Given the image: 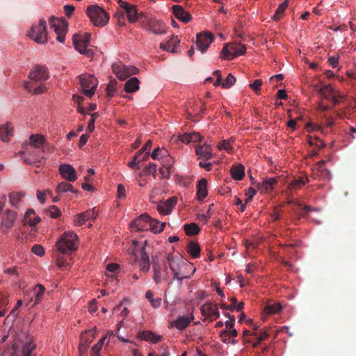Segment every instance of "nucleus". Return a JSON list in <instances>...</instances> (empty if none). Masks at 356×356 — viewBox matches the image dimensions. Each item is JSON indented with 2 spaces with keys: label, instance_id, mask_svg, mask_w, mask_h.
I'll return each instance as SVG.
<instances>
[{
  "label": "nucleus",
  "instance_id": "aec40b11",
  "mask_svg": "<svg viewBox=\"0 0 356 356\" xmlns=\"http://www.w3.org/2000/svg\"><path fill=\"white\" fill-rule=\"evenodd\" d=\"M58 171L61 177L68 182H73L77 179L76 171L72 165L60 164Z\"/></svg>",
  "mask_w": 356,
  "mask_h": 356
},
{
  "label": "nucleus",
  "instance_id": "b1692460",
  "mask_svg": "<svg viewBox=\"0 0 356 356\" xmlns=\"http://www.w3.org/2000/svg\"><path fill=\"white\" fill-rule=\"evenodd\" d=\"M193 319L194 316L192 313L186 316H180L172 321V325L179 330H183L189 325Z\"/></svg>",
  "mask_w": 356,
  "mask_h": 356
},
{
  "label": "nucleus",
  "instance_id": "a211bd4d",
  "mask_svg": "<svg viewBox=\"0 0 356 356\" xmlns=\"http://www.w3.org/2000/svg\"><path fill=\"white\" fill-rule=\"evenodd\" d=\"M97 216V212L95 208L88 209L85 212L78 213L74 216V223L76 226H81L88 220H95Z\"/></svg>",
  "mask_w": 356,
  "mask_h": 356
},
{
  "label": "nucleus",
  "instance_id": "f704fd0d",
  "mask_svg": "<svg viewBox=\"0 0 356 356\" xmlns=\"http://www.w3.org/2000/svg\"><path fill=\"white\" fill-rule=\"evenodd\" d=\"M25 193L23 192H14L9 195L10 204L15 207H19L22 202V199L24 197Z\"/></svg>",
  "mask_w": 356,
  "mask_h": 356
},
{
  "label": "nucleus",
  "instance_id": "a19ab883",
  "mask_svg": "<svg viewBox=\"0 0 356 356\" xmlns=\"http://www.w3.org/2000/svg\"><path fill=\"white\" fill-rule=\"evenodd\" d=\"M154 277L153 279L156 283H159L162 279H166L167 273L166 268L165 269V275L161 273L160 271V266L158 263H154L153 264Z\"/></svg>",
  "mask_w": 356,
  "mask_h": 356
},
{
  "label": "nucleus",
  "instance_id": "3c124183",
  "mask_svg": "<svg viewBox=\"0 0 356 356\" xmlns=\"http://www.w3.org/2000/svg\"><path fill=\"white\" fill-rule=\"evenodd\" d=\"M235 325V317H232L231 320H227L225 322V330H222L220 333V337H223L224 335H227V330L234 329Z\"/></svg>",
  "mask_w": 356,
  "mask_h": 356
},
{
  "label": "nucleus",
  "instance_id": "4d7b16f0",
  "mask_svg": "<svg viewBox=\"0 0 356 356\" xmlns=\"http://www.w3.org/2000/svg\"><path fill=\"white\" fill-rule=\"evenodd\" d=\"M257 194L256 190L252 187H249L245 192V203H248L252 201L253 197Z\"/></svg>",
  "mask_w": 356,
  "mask_h": 356
},
{
  "label": "nucleus",
  "instance_id": "f257e3e1",
  "mask_svg": "<svg viewBox=\"0 0 356 356\" xmlns=\"http://www.w3.org/2000/svg\"><path fill=\"white\" fill-rule=\"evenodd\" d=\"M78 236L74 232H65L56 242V248L59 252L70 254L78 248Z\"/></svg>",
  "mask_w": 356,
  "mask_h": 356
},
{
  "label": "nucleus",
  "instance_id": "ddd939ff",
  "mask_svg": "<svg viewBox=\"0 0 356 356\" xmlns=\"http://www.w3.org/2000/svg\"><path fill=\"white\" fill-rule=\"evenodd\" d=\"M1 216L0 229L3 233H7L13 227L16 219V211L7 209Z\"/></svg>",
  "mask_w": 356,
  "mask_h": 356
},
{
  "label": "nucleus",
  "instance_id": "393cba45",
  "mask_svg": "<svg viewBox=\"0 0 356 356\" xmlns=\"http://www.w3.org/2000/svg\"><path fill=\"white\" fill-rule=\"evenodd\" d=\"M195 153L198 159L207 161L213 156L211 147L207 143H204L202 145H197L195 147Z\"/></svg>",
  "mask_w": 356,
  "mask_h": 356
},
{
  "label": "nucleus",
  "instance_id": "4be33fe9",
  "mask_svg": "<svg viewBox=\"0 0 356 356\" xmlns=\"http://www.w3.org/2000/svg\"><path fill=\"white\" fill-rule=\"evenodd\" d=\"M96 328L86 330L81 333L80 337L79 349L81 351L87 350L90 343L95 338Z\"/></svg>",
  "mask_w": 356,
  "mask_h": 356
},
{
  "label": "nucleus",
  "instance_id": "6ab92c4d",
  "mask_svg": "<svg viewBox=\"0 0 356 356\" xmlns=\"http://www.w3.org/2000/svg\"><path fill=\"white\" fill-rule=\"evenodd\" d=\"M177 203V197H171L165 201L159 202L157 204V211L162 215H169Z\"/></svg>",
  "mask_w": 356,
  "mask_h": 356
},
{
  "label": "nucleus",
  "instance_id": "423d86ee",
  "mask_svg": "<svg viewBox=\"0 0 356 356\" xmlns=\"http://www.w3.org/2000/svg\"><path fill=\"white\" fill-rule=\"evenodd\" d=\"M29 36L38 44L47 42V22L40 19L37 24H33L29 32Z\"/></svg>",
  "mask_w": 356,
  "mask_h": 356
},
{
  "label": "nucleus",
  "instance_id": "0eeeda50",
  "mask_svg": "<svg viewBox=\"0 0 356 356\" xmlns=\"http://www.w3.org/2000/svg\"><path fill=\"white\" fill-rule=\"evenodd\" d=\"M49 23L57 34L56 40L60 43H63L65 40V34L67 31L68 23L65 18H55L51 16L49 19Z\"/></svg>",
  "mask_w": 356,
  "mask_h": 356
},
{
  "label": "nucleus",
  "instance_id": "f3484780",
  "mask_svg": "<svg viewBox=\"0 0 356 356\" xmlns=\"http://www.w3.org/2000/svg\"><path fill=\"white\" fill-rule=\"evenodd\" d=\"M150 220L151 217L147 213L141 214L130 222V227L137 231L147 230Z\"/></svg>",
  "mask_w": 356,
  "mask_h": 356
},
{
  "label": "nucleus",
  "instance_id": "4468645a",
  "mask_svg": "<svg viewBox=\"0 0 356 356\" xmlns=\"http://www.w3.org/2000/svg\"><path fill=\"white\" fill-rule=\"evenodd\" d=\"M201 313L206 318L213 321L220 317V312L216 303L207 302L202 305Z\"/></svg>",
  "mask_w": 356,
  "mask_h": 356
},
{
  "label": "nucleus",
  "instance_id": "bf43d9fd",
  "mask_svg": "<svg viewBox=\"0 0 356 356\" xmlns=\"http://www.w3.org/2000/svg\"><path fill=\"white\" fill-rule=\"evenodd\" d=\"M219 149H224L227 152L232 150L231 144L229 140H224L218 145Z\"/></svg>",
  "mask_w": 356,
  "mask_h": 356
},
{
  "label": "nucleus",
  "instance_id": "a18cd8bd",
  "mask_svg": "<svg viewBox=\"0 0 356 356\" xmlns=\"http://www.w3.org/2000/svg\"><path fill=\"white\" fill-rule=\"evenodd\" d=\"M184 231L188 236H194L199 233L200 228L195 222L186 224L184 225Z\"/></svg>",
  "mask_w": 356,
  "mask_h": 356
},
{
  "label": "nucleus",
  "instance_id": "39448f33",
  "mask_svg": "<svg viewBox=\"0 0 356 356\" xmlns=\"http://www.w3.org/2000/svg\"><path fill=\"white\" fill-rule=\"evenodd\" d=\"M141 23L144 29L149 33L155 35H163L167 32L165 24L160 19L145 16V18L141 21Z\"/></svg>",
  "mask_w": 356,
  "mask_h": 356
},
{
  "label": "nucleus",
  "instance_id": "49530a36",
  "mask_svg": "<svg viewBox=\"0 0 356 356\" xmlns=\"http://www.w3.org/2000/svg\"><path fill=\"white\" fill-rule=\"evenodd\" d=\"M154 295L151 291H147L145 294V297L149 302L151 303V305L154 308H159L161 305V298H154Z\"/></svg>",
  "mask_w": 356,
  "mask_h": 356
},
{
  "label": "nucleus",
  "instance_id": "cd10ccee",
  "mask_svg": "<svg viewBox=\"0 0 356 356\" xmlns=\"http://www.w3.org/2000/svg\"><path fill=\"white\" fill-rule=\"evenodd\" d=\"M13 134V127L10 122L0 125V139L3 143H8Z\"/></svg>",
  "mask_w": 356,
  "mask_h": 356
},
{
  "label": "nucleus",
  "instance_id": "13d9d810",
  "mask_svg": "<svg viewBox=\"0 0 356 356\" xmlns=\"http://www.w3.org/2000/svg\"><path fill=\"white\" fill-rule=\"evenodd\" d=\"M31 251L37 256L42 257L44 254V250L41 245H35L32 247Z\"/></svg>",
  "mask_w": 356,
  "mask_h": 356
},
{
  "label": "nucleus",
  "instance_id": "603ef678",
  "mask_svg": "<svg viewBox=\"0 0 356 356\" xmlns=\"http://www.w3.org/2000/svg\"><path fill=\"white\" fill-rule=\"evenodd\" d=\"M47 212L49 213V216L52 218H57L61 215L60 210L55 205L49 207Z\"/></svg>",
  "mask_w": 356,
  "mask_h": 356
},
{
  "label": "nucleus",
  "instance_id": "2f4dec72",
  "mask_svg": "<svg viewBox=\"0 0 356 356\" xmlns=\"http://www.w3.org/2000/svg\"><path fill=\"white\" fill-rule=\"evenodd\" d=\"M23 86L24 89L35 95L42 94L47 90L46 86L43 83H40L36 87L34 86V82L28 81L24 82Z\"/></svg>",
  "mask_w": 356,
  "mask_h": 356
},
{
  "label": "nucleus",
  "instance_id": "9d476101",
  "mask_svg": "<svg viewBox=\"0 0 356 356\" xmlns=\"http://www.w3.org/2000/svg\"><path fill=\"white\" fill-rule=\"evenodd\" d=\"M118 3L120 7L123 9V11L121 13H124V15L126 14L128 21L133 24L137 22L139 17L145 18V15L141 14L139 15L138 13L137 8L135 5L130 4L127 2L123 1L122 0H119Z\"/></svg>",
  "mask_w": 356,
  "mask_h": 356
},
{
  "label": "nucleus",
  "instance_id": "6e6552de",
  "mask_svg": "<svg viewBox=\"0 0 356 356\" xmlns=\"http://www.w3.org/2000/svg\"><path fill=\"white\" fill-rule=\"evenodd\" d=\"M79 79L84 95L92 97L98 85L97 79L94 75L88 74L79 76Z\"/></svg>",
  "mask_w": 356,
  "mask_h": 356
},
{
  "label": "nucleus",
  "instance_id": "338daca9",
  "mask_svg": "<svg viewBox=\"0 0 356 356\" xmlns=\"http://www.w3.org/2000/svg\"><path fill=\"white\" fill-rule=\"evenodd\" d=\"M115 17L118 19V24L119 26H124L125 24L124 13H121V11L116 12Z\"/></svg>",
  "mask_w": 356,
  "mask_h": 356
},
{
  "label": "nucleus",
  "instance_id": "c9c22d12",
  "mask_svg": "<svg viewBox=\"0 0 356 356\" xmlns=\"http://www.w3.org/2000/svg\"><path fill=\"white\" fill-rule=\"evenodd\" d=\"M56 191L58 193L71 192L72 193L77 194L79 193L77 190L74 189L71 184L66 181L59 183L56 186Z\"/></svg>",
  "mask_w": 356,
  "mask_h": 356
},
{
  "label": "nucleus",
  "instance_id": "2eb2a0df",
  "mask_svg": "<svg viewBox=\"0 0 356 356\" xmlns=\"http://www.w3.org/2000/svg\"><path fill=\"white\" fill-rule=\"evenodd\" d=\"M213 40V35L209 32H202L196 35V46L202 54L205 53Z\"/></svg>",
  "mask_w": 356,
  "mask_h": 356
},
{
  "label": "nucleus",
  "instance_id": "8fccbe9b",
  "mask_svg": "<svg viewBox=\"0 0 356 356\" xmlns=\"http://www.w3.org/2000/svg\"><path fill=\"white\" fill-rule=\"evenodd\" d=\"M235 83V76L232 74H229L226 79L222 82L221 87L224 89L230 88Z\"/></svg>",
  "mask_w": 356,
  "mask_h": 356
},
{
  "label": "nucleus",
  "instance_id": "052dcab7",
  "mask_svg": "<svg viewBox=\"0 0 356 356\" xmlns=\"http://www.w3.org/2000/svg\"><path fill=\"white\" fill-rule=\"evenodd\" d=\"M305 181L302 179H295L289 184L290 189H297L300 186L304 185Z\"/></svg>",
  "mask_w": 356,
  "mask_h": 356
},
{
  "label": "nucleus",
  "instance_id": "4c0bfd02",
  "mask_svg": "<svg viewBox=\"0 0 356 356\" xmlns=\"http://www.w3.org/2000/svg\"><path fill=\"white\" fill-rule=\"evenodd\" d=\"M230 300L232 302L230 305L222 304L220 305L221 309L229 311H233L234 309H236L237 312H241L243 310L244 307V303L243 302H240L239 303L236 304V299L234 297H232Z\"/></svg>",
  "mask_w": 356,
  "mask_h": 356
},
{
  "label": "nucleus",
  "instance_id": "f8f14e48",
  "mask_svg": "<svg viewBox=\"0 0 356 356\" xmlns=\"http://www.w3.org/2000/svg\"><path fill=\"white\" fill-rule=\"evenodd\" d=\"M28 77L31 82H44L49 78V75L46 66L38 65L31 70Z\"/></svg>",
  "mask_w": 356,
  "mask_h": 356
},
{
  "label": "nucleus",
  "instance_id": "dca6fc26",
  "mask_svg": "<svg viewBox=\"0 0 356 356\" xmlns=\"http://www.w3.org/2000/svg\"><path fill=\"white\" fill-rule=\"evenodd\" d=\"M23 345L21 353L23 356H31V353L35 348L33 337L28 332H22L19 337Z\"/></svg>",
  "mask_w": 356,
  "mask_h": 356
},
{
  "label": "nucleus",
  "instance_id": "58836bf2",
  "mask_svg": "<svg viewBox=\"0 0 356 356\" xmlns=\"http://www.w3.org/2000/svg\"><path fill=\"white\" fill-rule=\"evenodd\" d=\"M200 246L197 242L191 241L187 248V252L193 259H196L200 257Z\"/></svg>",
  "mask_w": 356,
  "mask_h": 356
},
{
  "label": "nucleus",
  "instance_id": "7c9ffc66",
  "mask_svg": "<svg viewBox=\"0 0 356 356\" xmlns=\"http://www.w3.org/2000/svg\"><path fill=\"white\" fill-rule=\"evenodd\" d=\"M230 174L233 179L242 180L245 177V168L241 163L234 164L230 169Z\"/></svg>",
  "mask_w": 356,
  "mask_h": 356
},
{
  "label": "nucleus",
  "instance_id": "bb28decb",
  "mask_svg": "<svg viewBox=\"0 0 356 356\" xmlns=\"http://www.w3.org/2000/svg\"><path fill=\"white\" fill-rule=\"evenodd\" d=\"M137 337L139 339L149 341L152 343H156L163 339L161 335L156 334L150 330L140 332Z\"/></svg>",
  "mask_w": 356,
  "mask_h": 356
},
{
  "label": "nucleus",
  "instance_id": "79ce46f5",
  "mask_svg": "<svg viewBox=\"0 0 356 356\" xmlns=\"http://www.w3.org/2000/svg\"><path fill=\"white\" fill-rule=\"evenodd\" d=\"M45 291V288L43 285L38 284L33 289V293L35 294L34 305L40 303L42 299Z\"/></svg>",
  "mask_w": 356,
  "mask_h": 356
},
{
  "label": "nucleus",
  "instance_id": "0e129e2a",
  "mask_svg": "<svg viewBox=\"0 0 356 356\" xmlns=\"http://www.w3.org/2000/svg\"><path fill=\"white\" fill-rule=\"evenodd\" d=\"M170 170H171V168H168L165 166H162L160 168L159 172L161 174L163 178L168 179V178H170V175H171Z\"/></svg>",
  "mask_w": 356,
  "mask_h": 356
},
{
  "label": "nucleus",
  "instance_id": "6e6d98bb",
  "mask_svg": "<svg viewBox=\"0 0 356 356\" xmlns=\"http://www.w3.org/2000/svg\"><path fill=\"white\" fill-rule=\"evenodd\" d=\"M115 81H110L109 83L106 86L107 95L110 97H113L116 92V87L115 85Z\"/></svg>",
  "mask_w": 356,
  "mask_h": 356
},
{
  "label": "nucleus",
  "instance_id": "69168bd1",
  "mask_svg": "<svg viewBox=\"0 0 356 356\" xmlns=\"http://www.w3.org/2000/svg\"><path fill=\"white\" fill-rule=\"evenodd\" d=\"M126 196V191L124 186L120 184L118 185V190H117V197L120 199L123 198Z\"/></svg>",
  "mask_w": 356,
  "mask_h": 356
},
{
  "label": "nucleus",
  "instance_id": "e2e57ef3",
  "mask_svg": "<svg viewBox=\"0 0 356 356\" xmlns=\"http://www.w3.org/2000/svg\"><path fill=\"white\" fill-rule=\"evenodd\" d=\"M63 9L65 15L70 18L73 15L75 8L72 5H65Z\"/></svg>",
  "mask_w": 356,
  "mask_h": 356
},
{
  "label": "nucleus",
  "instance_id": "20e7f679",
  "mask_svg": "<svg viewBox=\"0 0 356 356\" xmlns=\"http://www.w3.org/2000/svg\"><path fill=\"white\" fill-rule=\"evenodd\" d=\"M246 52V47L241 43H227L220 52L222 60H232Z\"/></svg>",
  "mask_w": 356,
  "mask_h": 356
},
{
  "label": "nucleus",
  "instance_id": "774afa93",
  "mask_svg": "<svg viewBox=\"0 0 356 356\" xmlns=\"http://www.w3.org/2000/svg\"><path fill=\"white\" fill-rule=\"evenodd\" d=\"M102 349L100 344H95L91 348V356H99V353Z\"/></svg>",
  "mask_w": 356,
  "mask_h": 356
},
{
  "label": "nucleus",
  "instance_id": "864d4df0",
  "mask_svg": "<svg viewBox=\"0 0 356 356\" xmlns=\"http://www.w3.org/2000/svg\"><path fill=\"white\" fill-rule=\"evenodd\" d=\"M157 169V165L154 163H149L145 168L143 170V172L145 175H154Z\"/></svg>",
  "mask_w": 356,
  "mask_h": 356
},
{
  "label": "nucleus",
  "instance_id": "680f3d73",
  "mask_svg": "<svg viewBox=\"0 0 356 356\" xmlns=\"http://www.w3.org/2000/svg\"><path fill=\"white\" fill-rule=\"evenodd\" d=\"M262 85V81L261 79H256L253 83L249 85L250 88L252 89L256 93L260 90V87Z\"/></svg>",
  "mask_w": 356,
  "mask_h": 356
},
{
  "label": "nucleus",
  "instance_id": "5fc2aeb1",
  "mask_svg": "<svg viewBox=\"0 0 356 356\" xmlns=\"http://www.w3.org/2000/svg\"><path fill=\"white\" fill-rule=\"evenodd\" d=\"M142 154V152L138 153L133 157V159L129 162L128 166L132 169H139L138 164L140 163L138 157Z\"/></svg>",
  "mask_w": 356,
  "mask_h": 356
},
{
  "label": "nucleus",
  "instance_id": "c756f323",
  "mask_svg": "<svg viewBox=\"0 0 356 356\" xmlns=\"http://www.w3.org/2000/svg\"><path fill=\"white\" fill-rule=\"evenodd\" d=\"M180 42L177 36L172 35L170 39L165 42H161L160 47L167 51L175 53L177 51V46Z\"/></svg>",
  "mask_w": 356,
  "mask_h": 356
},
{
  "label": "nucleus",
  "instance_id": "412c9836",
  "mask_svg": "<svg viewBox=\"0 0 356 356\" xmlns=\"http://www.w3.org/2000/svg\"><path fill=\"white\" fill-rule=\"evenodd\" d=\"M167 264L174 274V280H183L184 277L179 276V271L181 269V261L179 258H175L171 254H168L166 257Z\"/></svg>",
  "mask_w": 356,
  "mask_h": 356
},
{
  "label": "nucleus",
  "instance_id": "72a5a7b5",
  "mask_svg": "<svg viewBox=\"0 0 356 356\" xmlns=\"http://www.w3.org/2000/svg\"><path fill=\"white\" fill-rule=\"evenodd\" d=\"M140 81L137 77H131L126 81L124 90L129 93L134 92L139 89Z\"/></svg>",
  "mask_w": 356,
  "mask_h": 356
},
{
  "label": "nucleus",
  "instance_id": "ea45409f",
  "mask_svg": "<svg viewBox=\"0 0 356 356\" xmlns=\"http://www.w3.org/2000/svg\"><path fill=\"white\" fill-rule=\"evenodd\" d=\"M165 226V222H160L157 220L153 219L151 218L149 224V229L151 232L158 234L161 232Z\"/></svg>",
  "mask_w": 356,
  "mask_h": 356
},
{
  "label": "nucleus",
  "instance_id": "37998d69",
  "mask_svg": "<svg viewBox=\"0 0 356 356\" xmlns=\"http://www.w3.org/2000/svg\"><path fill=\"white\" fill-rule=\"evenodd\" d=\"M200 140L201 136L199 133L197 132H191L190 134L184 135L181 138V142L185 143H189L191 142L196 143L200 141Z\"/></svg>",
  "mask_w": 356,
  "mask_h": 356
},
{
  "label": "nucleus",
  "instance_id": "f03ea898",
  "mask_svg": "<svg viewBox=\"0 0 356 356\" xmlns=\"http://www.w3.org/2000/svg\"><path fill=\"white\" fill-rule=\"evenodd\" d=\"M134 248L130 251V254L135 261L140 262V268L142 271L147 272L150 267L149 257L146 252L147 241L143 242L141 246L137 241H132Z\"/></svg>",
  "mask_w": 356,
  "mask_h": 356
},
{
  "label": "nucleus",
  "instance_id": "a878e982",
  "mask_svg": "<svg viewBox=\"0 0 356 356\" xmlns=\"http://www.w3.org/2000/svg\"><path fill=\"white\" fill-rule=\"evenodd\" d=\"M172 9L175 17L182 22L186 24L191 20V14L186 11L182 6L179 5H174Z\"/></svg>",
  "mask_w": 356,
  "mask_h": 356
},
{
  "label": "nucleus",
  "instance_id": "e433bc0d",
  "mask_svg": "<svg viewBox=\"0 0 356 356\" xmlns=\"http://www.w3.org/2000/svg\"><path fill=\"white\" fill-rule=\"evenodd\" d=\"M45 143L44 137L41 134H31L29 136L30 145L35 147L40 148Z\"/></svg>",
  "mask_w": 356,
  "mask_h": 356
},
{
  "label": "nucleus",
  "instance_id": "de8ad7c7",
  "mask_svg": "<svg viewBox=\"0 0 356 356\" xmlns=\"http://www.w3.org/2000/svg\"><path fill=\"white\" fill-rule=\"evenodd\" d=\"M288 6V1L285 0L282 3L280 4L278 8L276 10L275 13L273 15L272 19L275 21H277L280 19L281 15L286 10Z\"/></svg>",
  "mask_w": 356,
  "mask_h": 356
},
{
  "label": "nucleus",
  "instance_id": "c03bdc74",
  "mask_svg": "<svg viewBox=\"0 0 356 356\" xmlns=\"http://www.w3.org/2000/svg\"><path fill=\"white\" fill-rule=\"evenodd\" d=\"M337 92L334 91L330 84L323 86V90L321 92V97L328 100L332 97V96Z\"/></svg>",
  "mask_w": 356,
  "mask_h": 356
},
{
  "label": "nucleus",
  "instance_id": "473e14b6",
  "mask_svg": "<svg viewBox=\"0 0 356 356\" xmlns=\"http://www.w3.org/2000/svg\"><path fill=\"white\" fill-rule=\"evenodd\" d=\"M207 179L204 178L201 179L197 184V199L199 201H202L204 200L208 194L207 192Z\"/></svg>",
  "mask_w": 356,
  "mask_h": 356
},
{
  "label": "nucleus",
  "instance_id": "9b49d317",
  "mask_svg": "<svg viewBox=\"0 0 356 356\" xmlns=\"http://www.w3.org/2000/svg\"><path fill=\"white\" fill-rule=\"evenodd\" d=\"M151 157L154 160H161L162 166H165L168 168H172L175 163L174 159L169 155L168 150L165 148L154 149L151 154Z\"/></svg>",
  "mask_w": 356,
  "mask_h": 356
},
{
  "label": "nucleus",
  "instance_id": "c85d7f7f",
  "mask_svg": "<svg viewBox=\"0 0 356 356\" xmlns=\"http://www.w3.org/2000/svg\"><path fill=\"white\" fill-rule=\"evenodd\" d=\"M277 183V177L264 178L261 183L258 184V189L262 192H270Z\"/></svg>",
  "mask_w": 356,
  "mask_h": 356
},
{
  "label": "nucleus",
  "instance_id": "7ed1b4c3",
  "mask_svg": "<svg viewBox=\"0 0 356 356\" xmlns=\"http://www.w3.org/2000/svg\"><path fill=\"white\" fill-rule=\"evenodd\" d=\"M86 14L95 26L104 27L109 20L108 13L97 5H90L86 8Z\"/></svg>",
  "mask_w": 356,
  "mask_h": 356
},
{
  "label": "nucleus",
  "instance_id": "1a4fd4ad",
  "mask_svg": "<svg viewBox=\"0 0 356 356\" xmlns=\"http://www.w3.org/2000/svg\"><path fill=\"white\" fill-rule=\"evenodd\" d=\"M112 70L116 76L122 81L138 73V69L134 65L114 64L112 65Z\"/></svg>",
  "mask_w": 356,
  "mask_h": 356
},
{
  "label": "nucleus",
  "instance_id": "09e8293b",
  "mask_svg": "<svg viewBox=\"0 0 356 356\" xmlns=\"http://www.w3.org/2000/svg\"><path fill=\"white\" fill-rule=\"evenodd\" d=\"M282 309L280 304H274L267 305L264 309V312L266 314H274L279 313Z\"/></svg>",
  "mask_w": 356,
  "mask_h": 356
},
{
  "label": "nucleus",
  "instance_id": "5701e85b",
  "mask_svg": "<svg viewBox=\"0 0 356 356\" xmlns=\"http://www.w3.org/2000/svg\"><path fill=\"white\" fill-rule=\"evenodd\" d=\"M73 44L76 50L81 54L85 55L88 58L93 56L94 53L92 50L88 49V44L85 43L83 41L79 40V35L75 34L73 35Z\"/></svg>",
  "mask_w": 356,
  "mask_h": 356
}]
</instances>
